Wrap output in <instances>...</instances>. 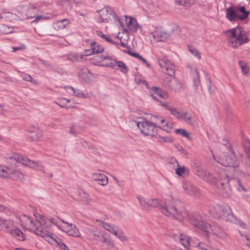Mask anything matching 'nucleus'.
<instances>
[{"label": "nucleus", "mask_w": 250, "mask_h": 250, "mask_svg": "<svg viewBox=\"0 0 250 250\" xmlns=\"http://www.w3.org/2000/svg\"><path fill=\"white\" fill-rule=\"evenodd\" d=\"M21 225L26 229L36 235L41 236L48 243L53 244L54 242L59 243L58 237L49 232L47 229L50 228L52 223H56L53 218L42 216L35 222L28 216L21 215L20 216Z\"/></svg>", "instance_id": "nucleus-1"}, {"label": "nucleus", "mask_w": 250, "mask_h": 250, "mask_svg": "<svg viewBox=\"0 0 250 250\" xmlns=\"http://www.w3.org/2000/svg\"><path fill=\"white\" fill-rule=\"evenodd\" d=\"M149 199L150 207L159 208L166 216L172 217L179 221H182L188 216V213L183 208L182 203L178 199L171 198L166 200L164 204L158 198Z\"/></svg>", "instance_id": "nucleus-2"}, {"label": "nucleus", "mask_w": 250, "mask_h": 250, "mask_svg": "<svg viewBox=\"0 0 250 250\" xmlns=\"http://www.w3.org/2000/svg\"><path fill=\"white\" fill-rule=\"evenodd\" d=\"M205 181L212 184H217L218 192L224 197H228L231 193V189L230 187L229 182H232L237 185V188L239 191H245L246 189L242 185L240 180L238 178L233 179L231 180L228 178V175L225 171H221L218 173L219 180H217L213 175L209 173H205V175L202 177Z\"/></svg>", "instance_id": "nucleus-3"}, {"label": "nucleus", "mask_w": 250, "mask_h": 250, "mask_svg": "<svg viewBox=\"0 0 250 250\" xmlns=\"http://www.w3.org/2000/svg\"><path fill=\"white\" fill-rule=\"evenodd\" d=\"M224 146L226 147L229 152V155H224L223 157L221 158L218 162L222 165L226 167V168L222 171H225L227 175L229 176H237L240 177L247 176L248 172L247 171H242L238 167L240 165V161L236 157L234 152L233 151L231 145L227 141H224Z\"/></svg>", "instance_id": "nucleus-4"}, {"label": "nucleus", "mask_w": 250, "mask_h": 250, "mask_svg": "<svg viewBox=\"0 0 250 250\" xmlns=\"http://www.w3.org/2000/svg\"><path fill=\"white\" fill-rule=\"evenodd\" d=\"M188 219L190 223L193 226L206 234L212 233L221 238H225L226 236V234L223 232L220 228L214 226L212 228L209 224L205 222L202 219L201 216L197 214H192L188 216Z\"/></svg>", "instance_id": "nucleus-5"}, {"label": "nucleus", "mask_w": 250, "mask_h": 250, "mask_svg": "<svg viewBox=\"0 0 250 250\" xmlns=\"http://www.w3.org/2000/svg\"><path fill=\"white\" fill-rule=\"evenodd\" d=\"M210 212L215 217L220 218L226 221L235 223L240 227L244 228L246 224L240 220L236 218L232 214L229 206H220L216 205L210 209Z\"/></svg>", "instance_id": "nucleus-6"}, {"label": "nucleus", "mask_w": 250, "mask_h": 250, "mask_svg": "<svg viewBox=\"0 0 250 250\" xmlns=\"http://www.w3.org/2000/svg\"><path fill=\"white\" fill-rule=\"evenodd\" d=\"M226 34L229 46L234 48L248 41L246 32L241 27H237L229 30Z\"/></svg>", "instance_id": "nucleus-7"}, {"label": "nucleus", "mask_w": 250, "mask_h": 250, "mask_svg": "<svg viewBox=\"0 0 250 250\" xmlns=\"http://www.w3.org/2000/svg\"><path fill=\"white\" fill-rule=\"evenodd\" d=\"M135 118L134 122L136 123L137 127L140 129L141 132L144 135L153 136L154 130H156L155 125L156 124L154 122L155 117H150V120L148 119L143 116L138 117L134 115Z\"/></svg>", "instance_id": "nucleus-8"}, {"label": "nucleus", "mask_w": 250, "mask_h": 250, "mask_svg": "<svg viewBox=\"0 0 250 250\" xmlns=\"http://www.w3.org/2000/svg\"><path fill=\"white\" fill-rule=\"evenodd\" d=\"M98 15L96 17L98 22H109L112 20L117 21L119 23L121 27L124 26L123 21L120 17H118L113 9L110 7L106 6L98 11Z\"/></svg>", "instance_id": "nucleus-9"}, {"label": "nucleus", "mask_w": 250, "mask_h": 250, "mask_svg": "<svg viewBox=\"0 0 250 250\" xmlns=\"http://www.w3.org/2000/svg\"><path fill=\"white\" fill-rule=\"evenodd\" d=\"M10 161L14 160L16 162L20 163L22 165L28 166L37 170L44 171V167L39 162L31 161L19 153H13L7 157Z\"/></svg>", "instance_id": "nucleus-10"}, {"label": "nucleus", "mask_w": 250, "mask_h": 250, "mask_svg": "<svg viewBox=\"0 0 250 250\" xmlns=\"http://www.w3.org/2000/svg\"><path fill=\"white\" fill-rule=\"evenodd\" d=\"M124 24V31L125 33H135L142 31V26L138 22L137 20L130 16H124L121 18Z\"/></svg>", "instance_id": "nucleus-11"}, {"label": "nucleus", "mask_w": 250, "mask_h": 250, "mask_svg": "<svg viewBox=\"0 0 250 250\" xmlns=\"http://www.w3.org/2000/svg\"><path fill=\"white\" fill-rule=\"evenodd\" d=\"M56 223H52V225L57 226L62 231L66 232L68 235L75 237H79L81 236V233L76 227L73 224L68 223L58 218H53Z\"/></svg>", "instance_id": "nucleus-12"}, {"label": "nucleus", "mask_w": 250, "mask_h": 250, "mask_svg": "<svg viewBox=\"0 0 250 250\" xmlns=\"http://www.w3.org/2000/svg\"><path fill=\"white\" fill-rule=\"evenodd\" d=\"M159 65L162 71L165 74L172 77L175 74V66L165 56H157Z\"/></svg>", "instance_id": "nucleus-13"}, {"label": "nucleus", "mask_w": 250, "mask_h": 250, "mask_svg": "<svg viewBox=\"0 0 250 250\" xmlns=\"http://www.w3.org/2000/svg\"><path fill=\"white\" fill-rule=\"evenodd\" d=\"M169 36V32L161 26L155 27L154 30L149 34V37L151 41L156 42H164Z\"/></svg>", "instance_id": "nucleus-14"}, {"label": "nucleus", "mask_w": 250, "mask_h": 250, "mask_svg": "<svg viewBox=\"0 0 250 250\" xmlns=\"http://www.w3.org/2000/svg\"><path fill=\"white\" fill-rule=\"evenodd\" d=\"M170 236L173 237L175 241L179 242L186 250H191L189 247L190 246H191L192 241L195 238L192 239L189 236L186 234H181L179 235L172 233Z\"/></svg>", "instance_id": "nucleus-15"}, {"label": "nucleus", "mask_w": 250, "mask_h": 250, "mask_svg": "<svg viewBox=\"0 0 250 250\" xmlns=\"http://www.w3.org/2000/svg\"><path fill=\"white\" fill-rule=\"evenodd\" d=\"M91 62L96 65L115 68L116 61L109 56L102 55L99 57L96 61L91 60Z\"/></svg>", "instance_id": "nucleus-16"}, {"label": "nucleus", "mask_w": 250, "mask_h": 250, "mask_svg": "<svg viewBox=\"0 0 250 250\" xmlns=\"http://www.w3.org/2000/svg\"><path fill=\"white\" fill-rule=\"evenodd\" d=\"M87 42L90 45V48L85 49L82 56H87L93 54L101 53L104 50V47L101 45L93 41L88 40Z\"/></svg>", "instance_id": "nucleus-17"}, {"label": "nucleus", "mask_w": 250, "mask_h": 250, "mask_svg": "<svg viewBox=\"0 0 250 250\" xmlns=\"http://www.w3.org/2000/svg\"><path fill=\"white\" fill-rule=\"evenodd\" d=\"M151 96L155 100L161 103L162 105L163 104L167 103L166 102H163V100L167 99L168 98V95L165 92L162 91L160 88L153 87L151 88L150 91Z\"/></svg>", "instance_id": "nucleus-18"}, {"label": "nucleus", "mask_w": 250, "mask_h": 250, "mask_svg": "<svg viewBox=\"0 0 250 250\" xmlns=\"http://www.w3.org/2000/svg\"><path fill=\"white\" fill-rule=\"evenodd\" d=\"M151 117H155L154 122L156 124L155 125L156 130L158 129V127L162 128V129L169 132L172 127V124L167 122L164 118L161 117L151 115Z\"/></svg>", "instance_id": "nucleus-19"}, {"label": "nucleus", "mask_w": 250, "mask_h": 250, "mask_svg": "<svg viewBox=\"0 0 250 250\" xmlns=\"http://www.w3.org/2000/svg\"><path fill=\"white\" fill-rule=\"evenodd\" d=\"M242 145L244 148L245 151L247 155V159L246 160L245 170H242V171H247L248 172V176L249 175L248 169L250 170V143L248 138L246 137H243Z\"/></svg>", "instance_id": "nucleus-20"}, {"label": "nucleus", "mask_w": 250, "mask_h": 250, "mask_svg": "<svg viewBox=\"0 0 250 250\" xmlns=\"http://www.w3.org/2000/svg\"><path fill=\"white\" fill-rule=\"evenodd\" d=\"M87 233L89 236L94 240L100 241L103 243H107L110 241L102 232L97 230H88Z\"/></svg>", "instance_id": "nucleus-21"}, {"label": "nucleus", "mask_w": 250, "mask_h": 250, "mask_svg": "<svg viewBox=\"0 0 250 250\" xmlns=\"http://www.w3.org/2000/svg\"><path fill=\"white\" fill-rule=\"evenodd\" d=\"M236 7L230 6L226 10V17L231 22H235L239 21L238 16L237 14Z\"/></svg>", "instance_id": "nucleus-22"}, {"label": "nucleus", "mask_w": 250, "mask_h": 250, "mask_svg": "<svg viewBox=\"0 0 250 250\" xmlns=\"http://www.w3.org/2000/svg\"><path fill=\"white\" fill-rule=\"evenodd\" d=\"M165 84L173 90H177L180 89L181 84L177 80L173 78H167L164 80Z\"/></svg>", "instance_id": "nucleus-23"}, {"label": "nucleus", "mask_w": 250, "mask_h": 250, "mask_svg": "<svg viewBox=\"0 0 250 250\" xmlns=\"http://www.w3.org/2000/svg\"><path fill=\"white\" fill-rule=\"evenodd\" d=\"M92 178L94 181H97L98 184L103 186L106 185L108 182L107 177L100 172L93 173L92 174Z\"/></svg>", "instance_id": "nucleus-24"}, {"label": "nucleus", "mask_w": 250, "mask_h": 250, "mask_svg": "<svg viewBox=\"0 0 250 250\" xmlns=\"http://www.w3.org/2000/svg\"><path fill=\"white\" fill-rule=\"evenodd\" d=\"M183 188L185 191L189 195L197 196L200 194L199 189L190 184L184 183L183 184Z\"/></svg>", "instance_id": "nucleus-25"}, {"label": "nucleus", "mask_w": 250, "mask_h": 250, "mask_svg": "<svg viewBox=\"0 0 250 250\" xmlns=\"http://www.w3.org/2000/svg\"><path fill=\"white\" fill-rule=\"evenodd\" d=\"M100 226L106 229L114 235H117V233L119 230V228L113 224H110L104 222H100Z\"/></svg>", "instance_id": "nucleus-26"}, {"label": "nucleus", "mask_w": 250, "mask_h": 250, "mask_svg": "<svg viewBox=\"0 0 250 250\" xmlns=\"http://www.w3.org/2000/svg\"><path fill=\"white\" fill-rule=\"evenodd\" d=\"M237 14L238 16L239 21H242L247 19L250 14V12L246 10L245 6H236Z\"/></svg>", "instance_id": "nucleus-27"}, {"label": "nucleus", "mask_w": 250, "mask_h": 250, "mask_svg": "<svg viewBox=\"0 0 250 250\" xmlns=\"http://www.w3.org/2000/svg\"><path fill=\"white\" fill-rule=\"evenodd\" d=\"M70 23V21L67 19L58 21L53 24V27L56 30H62L67 27Z\"/></svg>", "instance_id": "nucleus-28"}, {"label": "nucleus", "mask_w": 250, "mask_h": 250, "mask_svg": "<svg viewBox=\"0 0 250 250\" xmlns=\"http://www.w3.org/2000/svg\"><path fill=\"white\" fill-rule=\"evenodd\" d=\"M10 232L11 234L15 237L16 239L20 241H23L25 239V236L22 233V232L19 229L13 228Z\"/></svg>", "instance_id": "nucleus-29"}, {"label": "nucleus", "mask_w": 250, "mask_h": 250, "mask_svg": "<svg viewBox=\"0 0 250 250\" xmlns=\"http://www.w3.org/2000/svg\"><path fill=\"white\" fill-rule=\"evenodd\" d=\"M175 169L176 174L179 176L185 177L189 174L188 169L186 167L179 165Z\"/></svg>", "instance_id": "nucleus-30"}, {"label": "nucleus", "mask_w": 250, "mask_h": 250, "mask_svg": "<svg viewBox=\"0 0 250 250\" xmlns=\"http://www.w3.org/2000/svg\"><path fill=\"white\" fill-rule=\"evenodd\" d=\"M23 178V175L21 172L12 169L8 178L14 181H19L22 180Z\"/></svg>", "instance_id": "nucleus-31"}, {"label": "nucleus", "mask_w": 250, "mask_h": 250, "mask_svg": "<svg viewBox=\"0 0 250 250\" xmlns=\"http://www.w3.org/2000/svg\"><path fill=\"white\" fill-rule=\"evenodd\" d=\"M162 106L165 107L167 109L169 110L171 114H172L175 117H176L178 119L179 118L182 111H179L176 108L173 107L172 106L169 105L167 103L163 104Z\"/></svg>", "instance_id": "nucleus-32"}, {"label": "nucleus", "mask_w": 250, "mask_h": 250, "mask_svg": "<svg viewBox=\"0 0 250 250\" xmlns=\"http://www.w3.org/2000/svg\"><path fill=\"white\" fill-rule=\"evenodd\" d=\"M140 206L145 208L148 209L150 208L149 199H146L141 196H138L137 197Z\"/></svg>", "instance_id": "nucleus-33"}, {"label": "nucleus", "mask_w": 250, "mask_h": 250, "mask_svg": "<svg viewBox=\"0 0 250 250\" xmlns=\"http://www.w3.org/2000/svg\"><path fill=\"white\" fill-rule=\"evenodd\" d=\"M11 169V168L7 167L4 166H0V176L3 178H8Z\"/></svg>", "instance_id": "nucleus-34"}, {"label": "nucleus", "mask_w": 250, "mask_h": 250, "mask_svg": "<svg viewBox=\"0 0 250 250\" xmlns=\"http://www.w3.org/2000/svg\"><path fill=\"white\" fill-rule=\"evenodd\" d=\"M196 0H175V3L179 5L189 7L195 4Z\"/></svg>", "instance_id": "nucleus-35"}, {"label": "nucleus", "mask_w": 250, "mask_h": 250, "mask_svg": "<svg viewBox=\"0 0 250 250\" xmlns=\"http://www.w3.org/2000/svg\"><path fill=\"white\" fill-rule=\"evenodd\" d=\"M191 242L192 247H198L201 250H210L211 248L207 245H205L203 243L198 242V240L196 238L193 239Z\"/></svg>", "instance_id": "nucleus-36"}, {"label": "nucleus", "mask_w": 250, "mask_h": 250, "mask_svg": "<svg viewBox=\"0 0 250 250\" xmlns=\"http://www.w3.org/2000/svg\"><path fill=\"white\" fill-rule=\"evenodd\" d=\"M179 119L182 120L188 124H192L191 115L188 112L182 111Z\"/></svg>", "instance_id": "nucleus-37"}, {"label": "nucleus", "mask_w": 250, "mask_h": 250, "mask_svg": "<svg viewBox=\"0 0 250 250\" xmlns=\"http://www.w3.org/2000/svg\"><path fill=\"white\" fill-rule=\"evenodd\" d=\"M194 169L196 171V174L200 177H203L205 175V171L202 167V165L199 162L194 163Z\"/></svg>", "instance_id": "nucleus-38"}, {"label": "nucleus", "mask_w": 250, "mask_h": 250, "mask_svg": "<svg viewBox=\"0 0 250 250\" xmlns=\"http://www.w3.org/2000/svg\"><path fill=\"white\" fill-rule=\"evenodd\" d=\"M42 138V132L37 129L35 131V133L34 134L29 135L28 137V140L30 141H39L41 140Z\"/></svg>", "instance_id": "nucleus-39"}, {"label": "nucleus", "mask_w": 250, "mask_h": 250, "mask_svg": "<svg viewBox=\"0 0 250 250\" xmlns=\"http://www.w3.org/2000/svg\"><path fill=\"white\" fill-rule=\"evenodd\" d=\"M153 137H154L159 142L163 143L165 142H171L172 139L169 137L166 136H162L158 134L154 133Z\"/></svg>", "instance_id": "nucleus-40"}, {"label": "nucleus", "mask_w": 250, "mask_h": 250, "mask_svg": "<svg viewBox=\"0 0 250 250\" xmlns=\"http://www.w3.org/2000/svg\"><path fill=\"white\" fill-rule=\"evenodd\" d=\"M82 132V129L77 125H72L70 127L69 130V133L70 134L73 135H77L81 133Z\"/></svg>", "instance_id": "nucleus-41"}, {"label": "nucleus", "mask_w": 250, "mask_h": 250, "mask_svg": "<svg viewBox=\"0 0 250 250\" xmlns=\"http://www.w3.org/2000/svg\"><path fill=\"white\" fill-rule=\"evenodd\" d=\"M116 236L120 240H121L123 242H128L129 239V238L126 236L124 232L122 231L120 229L117 233V235Z\"/></svg>", "instance_id": "nucleus-42"}, {"label": "nucleus", "mask_w": 250, "mask_h": 250, "mask_svg": "<svg viewBox=\"0 0 250 250\" xmlns=\"http://www.w3.org/2000/svg\"><path fill=\"white\" fill-rule=\"evenodd\" d=\"M70 102V100L66 98H62L58 99L56 102V104L62 107H64L66 108H69L66 106L67 103Z\"/></svg>", "instance_id": "nucleus-43"}, {"label": "nucleus", "mask_w": 250, "mask_h": 250, "mask_svg": "<svg viewBox=\"0 0 250 250\" xmlns=\"http://www.w3.org/2000/svg\"><path fill=\"white\" fill-rule=\"evenodd\" d=\"M4 230L10 231L13 228H14V223L13 221L11 220H5Z\"/></svg>", "instance_id": "nucleus-44"}, {"label": "nucleus", "mask_w": 250, "mask_h": 250, "mask_svg": "<svg viewBox=\"0 0 250 250\" xmlns=\"http://www.w3.org/2000/svg\"><path fill=\"white\" fill-rule=\"evenodd\" d=\"M129 54L133 57H134L139 60L142 61L144 63L146 64V66L148 67H150V64L142 56L139 55L138 53L132 52H129Z\"/></svg>", "instance_id": "nucleus-45"}, {"label": "nucleus", "mask_w": 250, "mask_h": 250, "mask_svg": "<svg viewBox=\"0 0 250 250\" xmlns=\"http://www.w3.org/2000/svg\"><path fill=\"white\" fill-rule=\"evenodd\" d=\"M21 77H22V79L25 81H28L30 82L35 84L38 85V82L37 80L34 79L30 75L26 74H22L21 75Z\"/></svg>", "instance_id": "nucleus-46"}, {"label": "nucleus", "mask_w": 250, "mask_h": 250, "mask_svg": "<svg viewBox=\"0 0 250 250\" xmlns=\"http://www.w3.org/2000/svg\"><path fill=\"white\" fill-rule=\"evenodd\" d=\"M117 67L120 68L121 71L124 73H126L127 71V67L123 62H118L116 61V63H115V68H116Z\"/></svg>", "instance_id": "nucleus-47"}, {"label": "nucleus", "mask_w": 250, "mask_h": 250, "mask_svg": "<svg viewBox=\"0 0 250 250\" xmlns=\"http://www.w3.org/2000/svg\"><path fill=\"white\" fill-rule=\"evenodd\" d=\"M0 31L4 34H9L14 31V29L12 27L8 26L6 25H3L0 27Z\"/></svg>", "instance_id": "nucleus-48"}, {"label": "nucleus", "mask_w": 250, "mask_h": 250, "mask_svg": "<svg viewBox=\"0 0 250 250\" xmlns=\"http://www.w3.org/2000/svg\"><path fill=\"white\" fill-rule=\"evenodd\" d=\"M188 50L197 59L199 60L201 58L200 53L195 48L189 46L188 47Z\"/></svg>", "instance_id": "nucleus-49"}, {"label": "nucleus", "mask_w": 250, "mask_h": 250, "mask_svg": "<svg viewBox=\"0 0 250 250\" xmlns=\"http://www.w3.org/2000/svg\"><path fill=\"white\" fill-rule=\"evenodd\" d=\"M175 132L177 134H180L189 140H190L189 133L185 129H177L175 130Z\"/></svg>", "instance_id": "nucleus-50"}, {"label": "nucleus", "mask_w": 250, "mask_h": 250, "mask_svg": "<svg viewBox=\"0 0 250 250\" xmlns=\"http://www.w3.org/2000/svg\"><path fill=\"white\" fill-rule=\"evenodd\" d=\"M76 97L79 98H85L87 97V95L83 92L82 90L78 89H75L74 95Z\"/></svg>", "instance_id": "nucleus-51"}, {"label": "nucleus", "mask_w": 250, "mask_h": 250, "mask_svg": "<svg viewBox=\"0 0 250 250\" xmlns=\"http://www.w3.org/2000/svg\"><path fill=\"white\" fill-rule=\"evenodd\" d=\"M35 18V19L32 21V23H37L40 20L45 19V17L41 15H35L34 16H27V18L28 19H31L33 18Z\"/></svg>", "instance_id": "nucleus-52"}, {"label": "nucleus", "mask_w": 250, "mask_h": 250, "mask_svg": "<svg viewBox=\"0 0 250 250\" xmlns=\"http://www.w3.org/2000/svg\"><path fill=\"white\" fill-rule=\"evenodd\" d=\"M239 64L242 72L245 75L249 73L248 67L241 62H239Z\"/></svg>", "instance_id": "nucleus-53"}, {"label": "nucleus", "mask_w": 250, "mask_h": 250, "mask_svg": "<svg viewBox=\"0 0 250 250\" xmlns=\"http://www.w3.org/2000/svg\"><path fill=\"white\" fill-rule=\"evenodd\" d=\"M168 163L172 165L174 168H175L179 165L176 159L174 158L170 159L168 161Z\"/></svg>", "instance_id": "nucleus-54"}, {"label": "nucleus", "mask_w": 250, "mask_h": 250, "mask_svg": "<svg viewBox=\"0 0 250 250\" xmlns=\"http://www.w3.org/2000/svg\"><path fill=\"white\" fill-rule=\"evenodd\" d=\"M66 92L70 95H74L75 89L71 86H65L64 87Z\"/></svg>", "instance_id": "nucleus-55"}, {"label": "nucleus", "mask_w": 250, "mask_h": 250, "mask_svg": "<svg viewBox=\"0 0 250 250\" xmlns=\"http://www.w3.org/2000/svg\"><path fill=\"white\" fill-rule=\"evenodd\" d=\"M13 48V52H15L17 50H21L25 48V46L23 44H21L18 47H14Z\"/></svg>", "instance_id": "nucleus-56"}, {"label": "nucleus", "mask_w": 250, "mask_h": 250, "mask_svg": "<svg viewBox=\"0 0 250 250\" xmlns=\"http://www.w3.org/2000/svg\"><path fill=\"white\" fill-rule=\"evenodd\" d=\"M5 219L0 217V230H4Z\"/></svg>", "instance_id": "nucleus-57"}, {"label": "nucleus", "mask_w": 250, "mask_h": 250, "mask_svg": "<svg viewBox=\"0 0 250 250\" xmlns=\"http://www.w3.org/2000/svg\"><path fill=\"white\" fill-rule=\"evenodd\" d=\"M37 130L35 128H30L28 129L27 132L28 133V136L29 135H31V134H34L35 133V131Z\"/></svg>", "instance_id": "nucleus-58"}, {"label": "nucleus", "mask_w": 250, "mask_h": 250, "mask_svg": "<svg viewBox=\"0 0 250 250\" xmlns=\"http://www.w3.org/2000/svg\"><path fill=\"white\" fill-rule=\"evenodd\" d=\"M136 81L137 83H143L144 84L147 86V83L144 80H143V79H141L140 78H139V79L136 78Z\"/></svg>", "instance_id": "nucleus-59"}, {"label": "nucleus", "mask_w": 250, "mask_h": 250, "mask_svg": "<svg viewBox=\"0 0 250 250\" xmlns=\"http://www.w3.org/2000/svg\"><path fill=\"white\" fill-rule=\"evenodd\" d=\"M195 71L197 74V79L196 80H195L194 81V83L196 85V86H198L199 83H200V82H199V72L196 69H195Z\"/></svg>", "instance_id": "nucleus-60"}, {"label": "nucleus", "mask_w": 250, "mask_h": 250, "mask_svg": "<svg viewBox=\"0 0 250 250\" xmlns=\"http://www.w3.org/2000/svg\"><path fill=\"white\" fill-rule=\"evenodd\" d=\"M8 209L5 206L0 204V212H6Z\"/></svg>", "instance_id": "nucleus-61"}, {"label": "nucleus", "mask_w": 250, "mask_h": 250, "mask_svg": "<svg viewBox=\"0 0 250 250\" xmlns=\"http://www.w3.org/2000/svg\"><path fill=\"white\" fill-rule=\"evenodd\" d=\"M83 200L85 202V203H88L89 202V196L86 193H83Z\"/></svg>", "instance_id": "nucleus-62"}, {"label": "nucleus", "mask_w": 250, "mask_h": 250, "mask_svg": "<svg viewBox=\"0 0 250 250\" xmlns=\"http://www.w3.org/2000/svg\"><path fill=\"white\" fill-rule=\"evenodd\" d=\"M86 74V75H91V73L90 72L87 70H85L84 72L83 73V74H81V76L84 79V75Z\"/></svg>", "instance_id": "nucleus-63"}, {"label": "nucleus", "mask_w": 250, "mask_h": 250, "mask_svg": "<svg viewBox=\"0 0 250 250\" xmlns=\"http://www.w3.org/2000/svg\"><path fill=\"white\" fill-rule=\"evenodd\" d=\"M104 40L111 43H113V42H112L111 38L108 36H106Z\"/></svg>", "instance_id": "nucleus-64"}]
</instances>
